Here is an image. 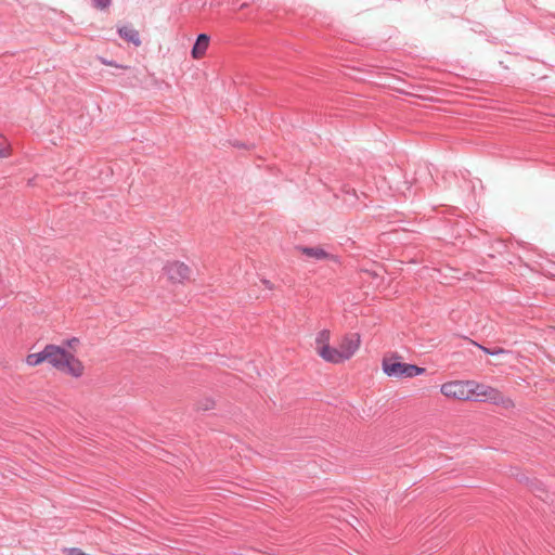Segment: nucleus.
I'll return each mask as SVG.
<instances>
[{
    "mask_svg": "<svg viewBox=\"0 0 555 555\" xmlns=\"http://www.w3.org/2000/svg\"><path fill=\"white\" fill-rule=\"evenodd\" d=\"M46 362L55 370L73 377H80L83 374V364L74 354L56 345L44 347Z\"/></svg>",
    "mask_w": 555,
    "mask_h": 555,
    "instance_id": "nucleus-1",
    "label": "nucleus"
},
{
    "mask_svg": "<svg viewBox=\"0 0 555 555\" xmlns=\"http://www.w3.org/2000/svg\"><path fill=\"white\" fill-rule=\"evenodd\" d=\"M469 400L489 401L493 404L501 405L504 409L514 408L512 399L504 397L502 392L493 387L475 380H468Z\"/></svg>",
    "mask_w": 555,
    "mask_h": 555,
    "instance_id": "nucleus-2",
    "label": "nucleus"
},
{
    "mask_svg": "<svg viewBox=\"0 0 555 555\" xmlns=\"http://www.w3.org/2000/svg\"><path fill=\"white\" fill-rule=\"evenodd\" d=\"M396 357L385 358L382 366L384 373L393 378H412L425 373L426 369L415 364L403 363Z\"/></svg>",
    "mask_w": 555,
    "mask_h": 555,
    "instance_id": "nucleus-3",
    "label": "nucleus"
},
{
    "mask_svg": "<svg viewBox=\"0 0 555 555\" xmlns=\"http://www.w3.org/2000/svg\"><path fill=\"white\" fill-rule=\"evenodd\" d=\"M440 392L454 400H469L468 380H452L441 385Z\"/></svg>",
    "mask_w": 555,
    "mask_h": 555,
    "instance_id": "nucleus-4",
    "label": "nucleus"
},
{
    "mask_svg": "<svg viewBox=\"0 0 555 555\" xmlns=\"http://www.w3.org/2000/svg\"><path fill=\"white\" fill-rule=\"evenodd\" d=\"M164 272L172 283H183L191 275V269L180 261L167 262L164 267Z\"/></svg>",
    "mask_w": 555,
    "mask_h": 555,
    "instance_id": "nucleus-5",
    "label": "nucleus"
},
{
    "mask_svg": "<svg viewBox=\"0 0 555 555\" xmlns=\"http://www.w3.org/2000/svg\"><path fill=\"white\" fill-rule=\"evenodd\" d=\"M360 347V335L349 334L343 337L339 343L338 349L344 361L349 360Z\"/></svg>",
    "mask_w": 555,
    "mask_h": 555,
    "instance_id": "nucleus-6",
    "label": "nucleus"
},
{
    "mask_svg": "<svg viewBox=\"0 0 555 555\" xmlns=\"http://www.w3.org/2000/svg\"><path fill=\"white\" fill-rule=\"evenodd\" d=\"M318 354L325 361L331 363H341L344 359L340 354L338 348H333L331 346H321L317 347Z\"/></svg>",
    "mask_w": 555,
    "mask_h": 555,
    "instance_id": "nucleus-7",
    "label": "nucleus"
},
{
    "mask_svg": "<svg viewBox=\"0 0 555 555\" xmlns=\"http://www.w3.org/2000/svg\"><path fill=\"white\" fill-rule=\"evenodd\" d=\"M209 46V37L206 34L198 35L195 44L192 49V56L194 59H201L205 55Z\"/></svg>",
    "mask_w": 555,
    "mask_h": 555,
    "instance_id": "nucleus-8",
    "label": "nucleus"
},
{
    "mask_svg": "<svg viewBox=\"0 0 555 555\" xmlns=\"http://www.w3.org/2000/svg\"><path fill=\"white\" fill-rule=\"evenodd\" d=\"M118 35L126 40L127 42H130L134 44L135 47H139L141 44V39L139 31L130 26H122L118 28Z\"/></svg>",
    "mask_w": 555,
    "mask_h": 555,
    "instance_id": "nucleus-9",
    "label": "nucleus"
},
{
    "mask_svg": "<svg viewBox=\"0 0 555 555\" xmlns=\"http://www.w3.org/2000/svg\"><path fill=\"white\" fill-rule=\"evenodd\" d=\"M300 251L308 258H313L315 260H324L332 257L325 249L320 246L300 247Z\"/></svg>",
    "mask_w": 555,
    "mask_h": 555,
    "instance_id": "nucleus-10",
    "label": "nucleus"
},
{
    "mask_svg": "<svg viewBox=\"0 0 555 555\" xmlns=\"http://www.w3.org/2000/svg\"><path fill=\"white\" fill-rule=\"evenodd\" d=\"M46 362L44 348L40 352L29 353L26 357V363L30 366H36Z\"/></svg>",
    "mask_w": 555,
    "mask_h": 555,
    "instance_id": "nucleus-11",
    "label": "nucleus"
},
{
    "mask_svg": "<svg viewBox=\"0 0 555 555\" xmlns=\"http://www.w3.org/2000/svg\"><path fill=\"white\" fill-rule=\"evenodd\" d=\"M331 333L328 330H322L318 333L315 338L317 347L330 346Z\"/></svg>",
    "mask_w": 555,
    "mask_h": 555,
    "instance_id": "nucleus-12",
    "label": "nucleus"
},
{
    "mask_svg": "<svg viewBox=\"0 0 555 555\" xmlns=\"http://www.w3.org/2000/svg\"><path fill=\"white\" fill-rule=\"evenodd\" d=\"M11 155V146L5 137L0 133V158H7Z\"/></svg>",
    "mask_w": 555,
    "mask_h": 555,
    "instance_id": "nucleus-13",
    "label": "nucleus"
},
{
    "mask_svg": "<svg viewBox=\"0 0 555 555\" xmlns=\"http://www.w3.org/2000/svg\"><path fill=\"white\" fill-rule=\"evenodd\" d=\"M345 197H344V201L350 205V206H354L356 205V199L358 198L357 196V193L354 190H347L345 191Z\"/></svg>",
    "mask_w": 555,
    "mask_h": 555,
    "instance_id": "nucleus-14",
    "label": "nucleus"
},
{
    "mask_svg": "<svg viewBox=\"0 0 555 555\" xmlns=\"http://www.w3.org/2000/svg\"><path fill=\"white\" fill-rule=\"evenodd\" d=\"M215 402L214 400L206 398L197 403V409L203 411H208L214 409Z\"/></svg>",
    "mask_w": 555,
    "mask_h": 555,
    "instance_id": "nucleus-15",
    "label": "nucleus"
},
{
    "mask_svg": "<svg viewBox=\"0 0 555 555\" xmlns=\"http://www.w3.org/2000/svg\"><path fill=\"white\" fill-rule=\"evenodd\" d=\"M93 7L99 10H105L111 5V0H92Z\"/></svg>",
    "mask_w": 555,
    "mask_h": 555,
    "instance_id": "nucleus-16",
    "label": "nucleus"
},
{
    "mask_svg": "<svg viewBox=\"0 0 555 555\" xmlns=\"http://www.w3.org/2000/svg\"><path fill=\"white\" fill-rule=\"evenodd\" d=\"M505 352L506 351L503 348H494L491 351V356L502 354V353H505Z\"/></svg>",
    "mask_w": 555,
    "mask_h": 555,
    "instance_id": "nucleus-17",
    "label": "nucleus"
},
{
    "mask_svg": "<svg viewBox=\"0 0 555 555\" xmlns=\"http://www.w3.org/2000/svg\"><path fill=\"white\" fill-rule=\"evenodd\" d=\"M262 284H263L267 288H269V289H272V288H273L272 283H271L270 281H268V280H262Z\"/></svg>",
    "mask_w": 555,
    "mask_h": 555,
    "instance_id": "nucleus-18",
    "label": "nucleus"
},
{
    "mask_svg": "<svg viewBox=\"0 0 555 555\" xmlns=\"http://www.w3.org/2000/svg\"><path fill=\"white\" fill-rule=\"evenodd\" d=\"M483 352H486L487 354H490L491 356V351L492 349L490 348H487V347H483L481 345H477Z\"/></svg>",
    "mask_w": 555,
    "mask_h": 555,
    "instance_id": "nucleus-19",
    "label": "nucleus"
},
{
    "mask_svg": "<svg viewBox=\"0 0 555 555\" xmlns=\"http://www.w3.org/2000/svg\"><path fill=\"white\" fill-rule=\"evenodd\" d=\"M103 64L108 65V66H116V67H118V65H117V64H115V63H114V62H112V61H103Z\"/></svg>",
    "mask_w": 555,
    "mask_h": 555,
    "instance_id": "nucleus-20",
    "label": "nucleus"
},
{
    "mask_svg": "<svg viewBox=\"0 0 555 555\" xmlns=\"http://www.w3.org/2000/svg\"><path fill=\"white\" fill-rule=\"evenodd\" d=\"M77 341H78L77 338H74L72 341L68 343V345L70 346L72 343H77Z\"/></svg>",
    "mask_w": 555,
    "mask_h": 555,
    "instance_id": "nucleus-21",
    "label": "nucleus"
}]
</instances>
